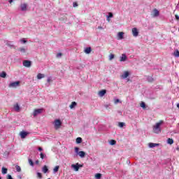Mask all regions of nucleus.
I'll return each instance as SVG.
<instances>
[{
  "label": "nucleus",
  "mask_w": 179,
  "mask_h": 179,
  "mask_svg": "<svg viewBox=\"0 0 179 179\" xmlns=\"http://www.w3.org/2000/svg\"><path fill=\"white\" fill-rule=\"evenodd\" d=\"M159 143H150L149 148H156V146H159Z\"/></svg>",
  "instance_id": "a211bd4d"
},
{
  "label": "nucleus",
  "mask_w": 179,
  "mask_h": 179,
  "mask_svg": "<svg viewBox=\"0 0 179 179\" xmlns=\"http://www.w3.org/2000/svg\"><path fill=\"white\" fill-rule=\"evenodd\" d=\"M78 155L80 156V157H85L86 156V152H85L84 151H80L78 152Z\"/></svg>",
  "instance_id": "2eb2a0df"
},
{
  "label": "nucleus",
  "mask_w": 179,
  "mask_h": 179,
  "mask_svg": "<svg viewBox=\"0 0 179 179\" xmlns=\"http://www.w3.org/2000/svg\"><path fill=\"white\" fill-rule=\"evenodd\" d=\"M175 17H176V20H179V15H176Z\"/></svg>",
  "instance_id": "09e8293b"
},
{
  "label": "nucleus",
  "mask_w": 179,
  "mask_h": 179,
  "mask_svg": "<svg viewBox=\"0 0 179 179\" xmlns=\"http://www.w3.org/2000/svg\"><path fill=\"white\" fill-rule=\"evenodd\" d=\"M48 83H50L51 82V77H48L47 80Z\"/></svg>",
  "instance_id": "a18cd8bd"
},
{
  "label": "nucleus",
  "mask_w": 179,
  "mask_h": 179,
  "mask_svg": "<svg viewBox=\"0 0 179 179\" xmlns=\"http://www.w3.org/2000/svg\"><path fill=\"white\" fill-rule=\"evenodd\" d=\"M26 135H21V139H24L26 138Z\"/></svg>",
  "instance_id": "8fccbe9b"
},
{
  "label": "nucleus",
  "mask_w": 179,
  "mask_h": 179,
  "mask_svg": "<svg viewBox=\"0 0 179 179\" xmlns=\"http://www.w3.org/2000/svg\"><path fill=\"white\" fill-rule=\"evenodd\" d=\"M114 15H113V13H108V15H107V20L108 22H110V18L113 17Z\"/></svg>",
  "instance_id": "412c9836"
},
{
  "label": "nucleus",
  "mask_w": 179,
  "mask_h": 179,
  "mask_svg": "<svg viewBox=\"0 0 179 179\" xmlns=\"http://www.w3.org/2000/svg\"><path fill=\"white\" fill-rule=\"evenodd\" d=\"M38 150H39L40 152H41V150H43V148H42L41 147H39V148H38Z\"/></svg>",
  "instance_id": "603ef678"
},
{
  "label": "nucleus",
  "mask_w": 179,
  "mask_h": 179,
  "mask_svg": "<svg viewBox=\"0 0 179 179\" xmlns=\"http://www.w3.org/2000/svg\"><path fill=\"white\" fill-rule=\"evenodd\" d=\"M98 29H99V30H103V27H98Z\"/></svg>",
  "instance_id": "864d4df0"
},
{
  "label": "nucleus",
  "mask_w": 179,
  "mask_h": 179,
  "mask_svg": "<svg viewBox=\"0 0 179 179\" xmlns=\"http://www.w3.org/2000/svg\"><path fill=\"white\" fill-rule=\"evenodd\" d=\"M147 80L150 83H152L155 82V78H153V77H152V76H148L147 77Z\"/></svg>",
  "instance_id": "4468645a"
},
{
  "label": "nucleus",
  "mask_w": 179,
  "mask_h": 179,
  "mask_svg": "<svg viewBox=\"0 0 179 179\" xmlns=\"http://www.w3.org/2000/svg\"><path fill=\"white\" fill-rule=\"evenodd\" d=\"M18 51H20L22 54H24V53H26L27 49H25L24 48H20L18 49Z\"/></svg>",
  "instance_id": "6ab92c4d"
},
{
  "label": "nucleus",
  "mask_w": 179,
  "mask_h": 179,
  "mask_svg": "<svg viewBox=\"0 0 179 179\" xmlns=\"http://www.w3.org/2000/svg\"><path fill=\"white\" fill-rule=\"evenodd\" d=\"M173 55H174V57H179V51L178 50H176L173 53Z\"/></svg>",
  "instance_id": "393cba45"
},
{
  "label": "nucleus",
  "mask_w": 179,
  "mask_h": 179,
  "mask_svg": "<svg viewBox=\"0 0 179 179\" xmlns=\"http://www.w3.org/2000/svg\"><path fill=\"white\" fill-rule=\"evenodd\" d=\"M37 177H38V178L41 179V178H43V175L41 174V173L38 172L37 173Z\"/></svg>",
  "instance_id": "c9c22d12"
},
{
  "label": "nucleus",
  "mask_w": 179,
  "mask_h": 179,
  "mask_svg": "<svg viewBox=\"0 0 179 179\" xmlns=\"http://www.w3.org/2000/svg\"><path fill=\"white\" fill-rule=\"evenodd\" d=\"M141 107H142V108H146V103H145V102H141Z\"/></svg>",
  "instance_id": "f704fd0d"
},
{
  "label": "nucleus",
  "mask_w": 179,
  "mask_h": 179,
  "mask_svg": "<svg viewBox=\"0 0 179 179\" xmlns=\"http://www.w3.org/2000/svg\"><path fill=\"white\" fill-rule=\"evenodd\" d=\"M178 31H179V28H178Z\"/></svg>",
  "instance_id": "052dcab7"
},
{
  "label": "nucleus",
  "mask_w": 179,
  "mask_h": 179,
  "mask_svg": "<svg viewBox=\"0 0 179 179\" xmlns=\"http://www.w3.org/2000/svg\"><path fill=\"white\" fill-rule=\"evenodd\" d=\"M0 179H2V178L0 177Z\"/></svg>",
  "instance_id": "bf43d9fd"
},
{
  "label": "nucleus",
  "mask_w": 179,
  "mask_h": 179,
  "mask_svg": "<svg viewBox=\"0 0 179 179\" xmlns=\"http://www.w3.org/2000/svg\"><path fill=\"white\" fill-rule=\"evenodd\" d=\"M21 43H27V41H26L25 39H22Z\"/></svg>",
  "instance_id": "de8ad7c7"
},
{
  "label": "nucleus",
  "mask_w": 179,
  "mask_h": 179,
  "mask_svg": "<svg viewBox=\"0 0 179 179\" xmlns=\"http://www.w3.org/2000/svg\"><path fill=\"white\" fill-rule=\"evenodd\" d=\"M76 102L73 101L71 103V104L70 105V108H73L74 107H76Z\"/></svg>",
  "instance_id": "473e14b6"
},
{
  "label": "nucleus",
  "mask_w": 179,
  "mask_h": 179,
  "mask_svg": "<svg viewBox=\"0 0 179 179\" xmlns=\"http://www.w3.org/2000/svg\"><path fill=\"white\" fill-rule=\"evenodd\" d=\"M62 123L61 122V120H56L55 121V129H58V128H59V127H61V124H62Z\"/></svg>",
  "instance_id": "423d86ee"
},
{
  "label": "nucleus",
  "mask_w": 179,
  "mask_h": 179,
  "mask_svg": "<svg viewBox=\"0 0 179 179\" xmlns=\"http://www.w3.org/2000/svg\"><path fill=\"white\" fill-rule=\"evenodd\" d=\"M57 58H59V57H62V53L59 52L57 55Z\"/></svg>",
  "instance_id": "37998d69"
},
{
  "label": "nucleus",
  "mask_w": 179,
  "mask_h": 179,
  "mask_svg": "<svg viewBox=\"0 0 179 179\" xmlns=\"http://www.w3.org/2000/svg\"><path fill=\"white\" fill-rule=\"evenodd\" d=\"M117 37L119 40H122V38H124V32H119L117 34Z\"/></svg>",
  "instance_id": "ddd939ff"
},
{
  "label": "nucleus",
  "mask_w": 179,
  "mask_h": 179,
  "mask_svg": "<svg viewBox=\"0 0 179 179\" xmlns=\"http://www.w3.org/2000/svg\"><path fill=\"white\" fill-rule=\"evenodd\" d=\"M43 111H44L43 108L35 109L33 112L34 117H37V115H39V114L43 113Z\"/></svg>",
  "instance_id": "f03ea898"
},
{
  "label": "nucleus",
  "mask_w": 179,
  "mask_h": 179,
  "mask_svg": "<svg viewBox=\"0 0 179 179\" xmlns=\"http://www.w3.org/2000/svg\"><path fill=\"white\" fill-rule=\"evenodd\" d=\"M84 52H85V54H90V52H92V48H86L84 50Z\"/></svg>",
  "instance_id": "f8f14e48"
},
{
  "label": "nucleus",
  "mask_w": 179,
  "mask_h": 179,
  "mask_svg": "<svg viewBox=\"0 0 179 179\" xmlns=\"http://www.w3.org/2000/svg\"><path fill=\"white\" fill-rule=\"evenodd\" d=\"M95 177H96V178H97V179L101 178V173H96V174L95 175Z\"/></svg>",
  "instance_id": "e433bc0d"
},
{
  "label": "nucleus",
  "mask_w": 179,
  "mask_h": 179,
  "mask_svg": "<svg viewBox=\"0 0 179 179\" xmlns=\"http://www.w3.org/2000/svg\"><path fill=\"white\" fill-rule=\"evenodd\" d=\"M71 167H73V169H74L75 171H79V166L77 164H72Z\"/></svg>",
  "instance_id": "f3484780"
},
{
  "label": "nucleus",
  "mask_w": 179,
  "mask_h": 179,
  "mask_svg": "<svg viewBox=\"0 0 179 179\" xmlns=\"http://www.w3.org/2000/svg\"><path fill=\"white\" fill-rule=\"evenodd\" d=\"M131 31H132V34H133L134 37H138V36L139 35V31H138L137 28H133L131 29Z\"/></svg>",
  "instance_id": "0eeeda50"
},
{
  "label": "nucleus",
  "mask_w": 179,
  "mask_h": 179,
  "mask_svg": "<svg viewBox=\"0 0 179 179\" xmlns=\"http://www.w3.org/2000/svg\"><path fill=\"white\" fill-rule=\"evenodd\" d=\"M106 93H107V90H102L99 92L98 94H99V97H103L106 94Z\"/></svg>",
  "instance_id": "1a4fd4ad"
},
{
  "label": "nucleus",
  "mask_w": 179,
  "mask_h": 179,
  "mask_svg": "<svg viewBox=\"0 0 179 179\" xmlns=\"http://www.w3.org/2000/svg\"><path fill=\"white\" fill-rule=\"evenodd\" d=\"M7 45H8V47H13V43H12L11 42H8L7 43Z\"/></svg>",
  "instance_id": "58836bf2"
},
{
  "label": "nucleus",
  "mask_w": 179,
  "mask_h": 179,
  "mask_svg": "<svg viewBox=\"0 0 179 179\" xmlns=\"http://www.w3.org/2000/svg\"><path fill=\"white\" fill-rule=\"evenodd\" d=\"M109 143L110 145H114L117 143V141L115 140H110Z\"/></svg>",
  "instance_id": "7c9ffc66"
},
{
  "label": "nucleus",
  "mask_w": 179,
  "mask_h": 179,
  "mask_svg": "<svg viewBox=\"0 0 179 179\" xmlns=\"http://www.w3.org/2000/svg\"><path fill=\"white\" fill-rule=\"evenodd\" d=\"M120 103V99H117L115 100V104H118Z\"/></svg>",
  "instance_id": "79ce46f5"
},
{
  "label": "nucleus",
  "mask_w": 179,
  "mask_h": 179,
  "mask_svg": "<svg viewBox=\"0 0 179 179\" xmlns=\"http://www.w3.org/2000/svg\"><path fill=\"white\" fill-rule=\"evenodd\" d=\"M20 8L22 12H26V10H27V3H21Z\"/></svg>",
  "instance_id": "39448f33"
},
{
  "label": "nucleus",
  "mask_w": 179,
  "mask_h": 179,
  "mask_svg": "<svg viewBox=\"0 0 179 179\" xmlns=\"http://www.w3.org/2000/svg\"><path fill=\"white\" fill-rule=\"evenodd\" d=\"M162 124H163V121L161 120L159 122L156 123L153 127L155 134H159L162 131V129L160 128V125H162Z\"/></svg>",
  "instance_id": "f257e3e1"
},
{
  "label": "nucleus",
  "mask_w": 179,
  "mask_h": 179,
  "mask_svg": "<svg viewBox=\"0 0 179 179\" xmlns=\"http://www.w3.org/2000/svg\"><path fill=\"white\" fill-rule=\"evenodd\" d=\"M28 162H29V164H30V166H34V162H33V160H31V159H29L28 160Z\"/></svg>",
  "instance_id": "4c0bfd02"
},
{
  "label": "nucleus",
  "mask_w": 179,
  "mask_h": 179,
  "mask_svg": "<svg viewBox=\"0 0 179 179\" xmlns=\"http://www.w3.org/2000/svg\"><path fill=\"white\" fill-rule=\"evenodd\" d=\"M108 107H110V105L108 104L105 105V108H108Z\"/></svg>",
  "instance_id": "3c124183"
},
{
  "label": "nucleus",
  "mask_w": 179,
  "mask_h": 179,
  "mask_svg": "<svg viewBox=\"0 0 179 179\" xmlns=\"http://www.w3.org/2000/svg\"><path fill=\"white\" fill-rule=\"evenodd\" d=\"M177 107H178V108H179V103H177Z\"/></svg>",
  "instance_id": "13d9d810"
},
{
  "label": "nucleus",
  "mask_w": 179,
  "mask_h": 179,
  "mask_svg": "<svg viewBox=\"0 0 179 179\" xmlns=\"http://www.w3.org/2000/svg\"><path fill=\"white\" fill-rule=\"evenodd\" d=\"M129 76V72L128 71H124V73L122 75V78H123V79H127V78H128Z\"/></svg>",
  "instance_id": "9b49d317"
},
{
  "label": "nucleus",
  "mask_w": 179,
  "mask_h": 179,
  "mask_svg": "<svg viewBox=\"0 0 179 179\" xmlns=\"http://www.w3.org/2000/svg\"><path fill=\"white\" fill-rule=\"evenodd\" d=\"M30 133H29L28 131H22L19 135H29Z\"/></svg>",
  "instance_id": "bb28decb"
},
{
  "label": "nucleus",
  "mask_w": 179,
  "mask_h": 179,
  "mask_svg": "<svg viewBox=\"0 0 179 179\" xmlns=\"http://www.w3.org/2000/svg\"><path fill=\"white\" fill-rule=\"evenodd\" d=\"M14 109L15 110V111H19L20 110V107L19 106V104H16L14 106Z\"/></svg>",
  "instance_id": "a878e982"
},
{
  "label": "nucleus",
  "mask_w": 179,
  "mask_h": 179,
  "mask_svg": "<svg viewBox=\"0 0 179 179\" xmlns=\"http://www.w3.org/2000/svg\"><path fill=\"white\" fill-rule=\"evenodd\" d=\"M128 59V57H127V55L125 54H122V55L120 57V62H125Z\"/></svg>",
  "instance_id": "6e6552de"
},
{
  "label": "nucleus",
  "mask_w": 179,
  "mask_h": 179,
  "mask_svg": "<svg viewBox=\"0 0 179 179\" xmlns=\"http://www.w3.org/2000/svg\"><path fill=\"white\" fill-rule=\"evenodd\" d=\"M42 171H43V173H44L45 174V173H47V171H48V167H47V166L45 165L42 169Z\"/></svg>",
  "instance_id": "aec40b11"
},
{
  "label": "nucleus",
  "mask_w": 179,
  "mask_h": 179,
  "mask_svg": "<svg viewBox=\"0 0 179 179\" xmlns=\"http://www.w3.org/2000/svg\"><path fill=\"white\" fill-rule=\"evenodd\" d=\"M59 170V166H56L54 169L53 171L54 173H57V171Z\"/></svg>",
  "instance_id": "2f4dec72"
},
{
  "label": "nucleus",
  "mask_w": 179,
  "mask_h": 179,
  "mask_svg": "<svg viewBox=\"0 0 179 179\" xmlns=\"http://www.w3.org/2000/svg\"><path fill=\"white\" fill-rule=\"evenodd\" d=\"M115 55L114 54H110L109 55V61H113V59H114Z\"/></svg>",
  "instance_id": "72a5a7b5"
},
{
  "label": "nucleus",
  "mask_w": 179,
  "mask_h": 179,
  "mask_svg": "<svg viewBox=\"0 0 179 179\" xmlns=\"http://www.w3.org/2000/svg\"><path fill=\"white\" fill-rule=\"evenodd\" d=\"M0 78H6V72L2 71V72L0 73Z\"/></svg>",
  "instance_id": "b1692460"
},
{
  "label": "nucleus",
  "mask_w": 179,
  "mask_h": 179,
  "mask_svg": "<svg viewBox=\"0 0 179 179\" xmlns=\"http://www.w3.org/2000/svg\"><path fill=\"white\" fill-rule=\"evenodd\" d=\"M8 2L9 3H12V2H13V0H9Z\"/></svg>",
  "instance_id": "6e6d98bb"
},
{
  "label": "nucleus",
  "mask_w": 179,
  "mask_h": 179,
  "mask_svg": "<svg viewBox=\"0 0 179 179\" xmlns=\"http://www.w3.org/2000/svg\"><path fill=\"white\" fill-rule=\"evenodd\" d=\"M22 65L25 66V68H30V66H31V62L29 60H24Z\"/></svg>",
  "instance_id": "20e7f679"
},
{
  "label": "nucleus",
  "mask_w": 179,
  "mask_h": 179,
  "mask_svg": "<svg viewBox=\"0 0 179 179\" xmlns=\"http://www.w3.org/2000/svg\"><path fill=\"white\" fill-rule=\"evenodd\" d=\"M20 85V81H15L8 85V87L16 88Z\"/></svg>",
  "instance_id": "7ed1b4c3"
},
{
  "label": "nucleus",
  "mask_w": 179,
  "mask_h": 179,
  "mask_svg": "<svg viewBox=\"0 0 179 179\" xmlns=\"http://www.w3.org/2000/svg\"><path fill=\"white\" fill-rule=\"evenodd\" d=\"M167 143H169V145H173L174 143V141L172 138H168Z\"/></svg>",
  "instance_id": "5701e85b"
},
{
  "label": "nucleus",
  "mask_w": 179,
  "mask_h": 179,
  "mask_svg": "<svg viewBox=\"0 0 179 179\" xmlns=\"http://www.w3.org/2000/svg\"><path fill=\"white\" fill-rule=\"evenodd\" d=\"M118 127H120V128H123L124 127H125V123H124V122H119L118 123Z\"/></svg>",
  "instance_id": "c756f323"
},
{
  "label": "nucleus",
  "mask_w": 179,
  "mask_h": 179,
  "mask_svg": "<svg viewBox=\"0 0 179 179\" xmlns=\"http://www.w3.org/2000/svg\"><path fill=\"white\" fill-rule=\"evenodd\" d=\"M40 156L41 159H44V154L43 152L41 153Z\"/></svg>",
  "instance_id": "49530a36"
},
{
  "label": "nucleus",
  "mask_w": 179,
  "mask_h": 179,
  "mask_svg": "<svg viewBox=\"0 0 179 179\" xmlns=\"http://www.w3.org/2000/svg\"><path fill=\"white\" fill-rule=\"evenodd\" d=\"M159 15H160V13L158 11V10L157 9H154L153 10V14H152L153 17H157V16H159Z\"/></svg>",
  "instance_id": "9d476101"
},
{
  "label": "nucleus",
  "mask_w": 179,
  "mask_h": 179,
  "mask_svg": "<svg viewBox=\"0 0 179 179\" xmlns=\"http://www.w3.org/2000/svg\"><path fill=\"white\" fill-rule=\"evenodd\" d=\"M73 8H76V6H78V3L73 2Z\"/></svg>",
  "instance_id": "a19ab883"
},
{
  "label": "nucleus",
  "mask_w": 179,
  "mask_h": 179,
  "mask_svg": "<svg viewBox=\"0 0 179 179\" xmlns=\"http://www.w3.org/2000/svg\"><path fill=\"white\" fill-rule=\"evenodd\" d=\"M1 173L2 174H7L8 173V169L5 168V167H3L1 169Z\"/></svg>",
  "instance_id": "4be33fe9"
},
{
  "label": "nucleus",
  "mask_w": 179,
  "mask_h": 179,
  "mask_svg": "<svg viewBox=\"0 0 179 179\" xmlns=\"http://www.w3.org/2000/svg\"><path fill=\"white\" fill-rule=\"evenodd\" d=\"M76 143H82V138L78 137L76 140Z\"/></svg>",
  "instance_id": "c85d7f7f"
},
{
  "label": "nucleus",
  "mask_w": 179,
  "mask_h": 179,
  "mask_svg": "<svg viewBox=\"0 0 179 179\" xmlns=\"http://www.w3.org/2000/svg\"><path fill=\"white\" fill-rule=\"evenodd\" d=\"M15 169H16V171H17V173H20V171H22V168H20V166H19L18 165L15 166Z\"/></svg>",
  "instance_id": "cd10ccee"
},
{
  "label": "nucleus",
  "mask_w": 179,
  "mask_h": 179,
  "mask_svg": "<svg viewBox=\"0 0 179 179\" xmlns=\"http://www.w3.org/2000/svg\"><path fill=\"white\" fill-rule=\"evenodd\" d=\"M7 179H13V178L10 175H7Z\"/></svg>",
  "instance_id": "c03bdc74"
},
{
  "label": "nucleus",
  "mask_w": 179,
  "mask_h": 179,
  "mask_svg": "<svg viewBox=\"0 0 179 179\" xmlns=\"http://www.w3.org/2000/svg\"><path fill=\"white\" fill-rule=\"evenodd\" d=\"M78 166H79V167H83V165L79 164H78Z\"/></svg>",
  "instance_id": "4d7b16f0"
},
{
  "label": "nucleus",
  "mask_w": 179,
  "mask_h": 179,
  "mask_svg": "<svg viewBox=\"0 0 179 179\" xmlns=\"http://www.w3.org/2000/svg\"><path fill=\"white\" fill-rule=\"evenodd\" d=\"M35 163H36V164H38L40 163V161L36 160V161L35 162Z\"/></svg>",
  "instance_id": "5fc2aeb1"
},
{
  "label": "nucleus",
  "mask_w": 179,
  "mask_h": 179,
  "mask_svg": "<svg viewBox=\"0 0 179 179\" xmlns=\"http://www.w3.org/2000/svg\"><path fill=\"white\" fill-rule=\"evenodd\" d=\"M43 78H45V75L41 73H38L37 79L40 80V79H43Z\"/></svg>",
  "instance_id": "dca6fc26"
},
{
  "label": "nucleus",
  "mask_w": 179,
  "mask_h": 179,
  "mask_svg": "<svg viewBox=\"0 0 179 179\" xmlns=\"http://www.w3.org/2000/svg\"><path fill=\"white\" fill-rule=\"evenodd\" d=\"M75 152H76V153H79V148L76 147L75 148Z\"/></svg>",
  "instance_id": "ea45409f"
}]
</instances>
